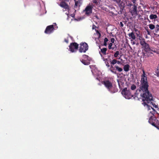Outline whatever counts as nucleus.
Listing matches in <instances>:
<instances>
[{
  "label": "nucleus",
  "mask_w": 159,
  "mask_h": 159,
  "mask_svg": "<svg viewBox=\"0 0 159 159\" xmlns=\"http://www.w3.org/2000/svg\"><path fill=\"white\" fill-rule=\"evenodd\" d=\"M143 74L141 75V89H148L149 86L147 80V75L145 73L144 70H142Z\"/></svg>",
  "instance_id": "3"
},
{
  "label": "nucleus",
  "mask_w": 159,
  "mask_h": 159,
  "mask_svg": "<svg viewBox=\"0 0 159 159\" xmlns=\"http://www.w3.org/2000/svg\"><path fill=\"white\" fill-rule=\"evenodd\" d=\"M111 43H113L114 42L115 40L114 38H112L111 39Z\"/></svg>",
  "instance_id": "33"
},
{
  "label": "nucleus",
  "mask_w": 159,
  "mask_h": 159,
  "mask_svg": "<svg viewBox=\"0 0 159 159\" xmlns=\"http://www.w3.org/2000/svg\"><path fill=\"white\" fill-rule=\"evenodd\" d=\"M158 31H159V25H157L156 26V29L155 31L156 33H157Z\"/></svg>",
  "instance_id": "27"
},
{
  "label": "nucleus",
  "mask_w": 159,
  "mask_h": 159,
  "mask_svg": "<svg viewBox=\"0 0 159 159\" xmlns=\"http://www.w3.org/2000/svg\"><path fill=\"white\" fill-rule=\"evenodd\" d=\"M120 26L121 27H123L124 26V24H123L122 23V22H120Z\"/></svg>",
  "instance_id": "35"
},
{
  "label": "nucleus",
  "mask_w": 159,
  "mask_h": 159,
  "mask_svg": "<svg viewBox=\"0 0 159 159\" xmlns=\"http://www.w3.org/2000/svg\"><path fill=\"white\" fill-rule=\"evenodd\" d=\"M95 31H96V33L99 34V37L100 38L101 37V34L99 32V31L98 30H97L96 29H95Z\"/></svg>",
  "instance_id": "30"
},
{
  "label": "nucleus",
  "mask_w": 159,
  "mask_h": 159,
  "mask_svg": "<svg viewBox=\"0 0 159 159\" xmlns=\"http://www.w3.org/2000/svg\"><path fill=\"white\" fill-rule=\"evenodd\" d=\"M59 5L61 7L63 8V11H69L70 10L69 6L68 4L66 3L65 1H61Z\"/></svg>",
  "instance_id": "7"
},
{
  "label": "nucleus",
  "mask_w": 159,
  "mask_h": 159,
  "mask_svg": "<svg viewBox=\"0 0 159 159\" xmlns=\"http://www.w3.org/2000/svg\"><path fill=\"white\" fill-rule=\"evenodd\" d=\"M80 61L84 65H88L90 64V62L87 60L82 59H80Z\"/></svg>",
  "instance_id": "14"
},
{
  "label": "nucleus",
  "mask_w": 159,
  "mask_h": 159,
  "mask_svg": "<svg viewBox=\"0 0 159 159\" xmlns=\"http://www.w3.org/2000/svg\"><path fill=\"white\" fill-rule=\"evenodd\" d=\"M97 2V1H95V2H94L95 3H96Z\"/></svg>",
  "instance_id": "46"
},
{
  "label": "nucleus",
  "mask_w": 159,
  "mask_h": 159,
  "mask_svg": "<svg viewBox=\"0 0 159 159\" xmlns=\"http://www.w3.org/2000/svg\"><path fill=\"white\" fill-rule=\"evenodd\" d=\"M128 35H129L130 39H132L133 40H134L136 39V36L133 32H132L129 33Z\"/></svg>",
  "instance_id": "13"
},
{
  "label": "nucleus",
  "mask_w": 159,
  "mask_h": 159,
  "mask_svg": "<svg viewBox=\"0 0 159 159\" xmlns=\"http://www.w3.org/2000/svg\"><path fill=\"white\" fill-rule=\"evenodd\" d=\"M120 61L117 60L116 63L118 64H120Z\"/></svg>",
  "instance_id": "37"
},
{
  "label": "nucleus",
  "mask_w": 159,
  "mask_h": 159,
  "mask_svg": "<svg viewBox=\"0 0 159 159\" xmlns=\"http://www.w3.org/2000/svg\"><path fill=\"white\" fill-rule=\"evenodd\" d=\"M147 31L148 34V35H150L151 33L150 31L148 30H147Z\"/></svg>",
  "instance_id": "36"
},
{
  "label": "nucleus",
  "mask_w": 159,
  "mask_h": 159,
  "mask_svg": "<svg viewBox=\"0 0 159 159\" xmlns=\"http://www.w3.org/2000/svg\"><path fill=\"white\" fill-rule=\"evenodd\" d=\"M89 48V46L88 44L85 42H82L80 44L79 51L80 53L85 52Z\"/></svg>",
  "instance_id": "4"
},
{
  "label": "nucleus",
  "mask_w": 159,
  "mask_h": 159,
  "mask_svg": "<svg viewBox=\"0 0 159 159\" xmlns=\"http://www.w3.org/2000/svg\"><path fill=\"white\" fill-rule=\"evenodd\" d=\"M141 96L142 101L143 102V104L144 105H147L149 109H150L151 107L153 110L152 112L150 111L152 114L153 115L156 112L155 110L152 107L149 106L148 103L151 104L153 107L157 108L158 105H156L155 103V101L153 100V97L152 94L149 92V90H144L143 93H141Z\"/></svg>",
  "instance_id": "1"
},
{
  "label": "nucleus",
  "mask_w": 159,
  "mask_h": 159,
  "mask_svg": "<svg viewBox=\"0 0 159 159\" xmlns=\"http://www.w3.org/2000/svg\"><path fill=\"white\" fill-rule=\"evenodd\" d=\"M136 88V86L134 84H133L131 86V89H132V90L135 89Z\"/></svg>",
  "instance_id": "29"
},
{
  "label": "nucleus",
  "mask_w": 159,
  "mask_h": 159,
  "mask_svg": "<svg viewBox=\"0 0 159 159\" xmlns=\"http://www.w3.org/2000/svg\"><path fill=\"white\" fill-rule=\"evenodd\" d=\"M149 18L151 20L154 19L155 20L157 18V16L156 15L151 14L149 16Z\"/></svg>",
  "instance_id": "17"
},
{
  "label": "nucleus",
  "mask_w": 159,
  "mask_h": 159,
  "mask_svg": "<svg viewBox=\"0 0 159 159\" xmlns=\"http://www.w3.org/2000/svg\"><path fill=\"white\" fill-rule=\"evenodd\" d=\"M55 30L53 25H49L47 27L44 33L46 34H50L53 33Z\"/></svg>",
  "instance_id": "8"
},
{
  "label": "nucleus",
  "mask_w": 159,
  "mask_h": 159,
  "mask_svg": "<svg viewBox=\"0 0 159 159\" xmlns=\"http://www.w3.org/2000/svg\"><path fill=\"white\" fill-rule=\"evenodd\" d=\"M150 54H152V52H150Z\"/></svg>",
  "instance_id": "45"
},
{
  "label": "nucleus",
  "mask_w": 159,
  "mask_h": 159,
  "mask_svg": "<svg viewBox=\"0 0 159 159\" xmlns=\"http://www.w3.org/2000/svg\"><path fill=\"white\" fill-rule=\"evenodd\" d=\"M135 42H134V41L133 42V44H135Z\"/></svg>",
  "instance_id": "41"
},
{
  "label": "nucleus",
  "mask_w": 159,
  "mask_h": 159,
  "mask_svg": "<svg viewBox=\"0 0 159 159\" xmlns=\"http://www.w3.org/2000/svg\"><path fill=\"white\" fill-rule=\"evenodd\" d=\"M80 3L79 2H78V1H75V2L74 7L76 8V7H77L78 6L80 7Z\"/></svg>",
  "instance_id": "26"
},
{
  "label": "nucleus",
  "mask_w": 159,
  "mask_h": 159,
  "mask_svg": "<svg viewBox=\"0 0 159 159\" xmlns=\"http://www.w3.org/2000/svg\"><path fill=\"white\" fill-rule=\"evenodd\" d=\"M103 60L105 61V63L106 65V66L108 67H109L110 66L109 63V61L108 59L107 58H103Z\"/></svg>",
  "instance_id": "20"
},
{
  "label": "nucleus",
  "mask_w": 159,
  "mask_h": 159,
  "mask_svg": "<svg viewBox=\"0 0 159 159\" xmlns=\"http://www.w3.org/2000/svg\"><path fill=\"white\" fill-rule=\"evenodd\" d=\"M116 62L117 60L115 59H114L111 61V59H110L111 68H113V66L116 63Z\"/></svg>",
  "instance_id": "16"
},
{
  "label": "nucleus",
  "mask_w": 159,
  "mask_h": 159,
  "mask_svg": "<svg viewBox=\"0 0 159 159\" xmlns=\"http://www.w3.org/2000/svg\"><path fill=\"white\" fill-rule=\"evenodd\" d=\"M88 57V55H83V59L85 60H87Z\"/></svg>",
  "instance_id": "28"
},
{
  "label": "nucleus",
  "mask_w": 159,
  "mask_h": 159,
  "mask_svg": "<svg viewBox=\"0 0 159 159\" xmlns=\"http://www.w3.org/2000/svg\"><path fill=\"white\" fill-rule=\"evenodd\" d=\"M93 8L92 6L91 5L88 6L83 11V12H85L86 15L89 16L92 13Z\"/></svg>",
  "instance_id": "10"
},
{
  "label": "nucleus",
  "mask_w": 159,
  "mask_h": 159,
  "mask_svg": "<svg viewBox=\"0 0 159 159\" xmlns=\"http://www.w3.org/2000/svg\"><path fill=\"white\" fill-rule=\"evenodd\" d=\"M133 3H135V1H134V2H133Z\"/></svg>",
  "instance_id": "47"
},
{
  "label": "nucleus",
  "mask_w": 159,
  "mask_h": 159,
  "mask_svg": "<svg viewBox=\"0 0 159 159\" xmlns=\"http://www.w3.org/2000/svg\"><path fill=\"white\" fill-rule=\"evenodd\" d=\"M157 121V120L155 117L152 116L150 117L148 120V122L150 124L159 129V126L156 124Z\"/></svg>",
  "instance_id": "6"
},
{
  "label": "nucleus",
  "mask_w": 159,
  "mask_h": 159,
  "mask_svg": "<svg viewBox=\"0 0 159 159\" xmlns=\"http://www.w3.org/2000/svg\"><path fill=\"white\" fill-rule=\"evenodd\" d=\"M99 48L100 49V52H99V53L101 56L102 55L101 53H102L104 55H107V48H101L100 46H99Z\"/></svg>",
  "instance_id": "12"
},
{
  "label": "nucleus",
  "mask_w": 159,
  "mask_h": 159,
  "mask_svg": "<svg viewBox=\"0 0 159 159\" xmlns=\"http://www.w3.org/2000/svg\"><path fill=\"white\" fill-rule=\"evenodd\" d=\"M109 90L110 91L111 93H114L117 92V91L118 90Z\"/></svg>",
  "instance_id": "31"
},
{
  "label": "nucleus",
  "mask_w": 159,
  "mask_h": 159,
  "mask_svg": "<svg viewBox=\"0 0 159 159\" xmlns=\"http://www.w3.org/2000/svg\"><path fill=\"white\" fill-rule=\"evenodd\" d=\"M114 68H116V70H117L119 72H121L123 71L122 68L119 67L117 65H115Z\"/></svg>",
  "instance_id": "19"
},
{
  "label": "nucleus",
  "mask_w": 159,
  "mask_h": 159,
  "mask_svg": "<svg viewBox=\"0 0 159 159\" xmlns=\"http://www.w3.org/2000/svg\"><path fill=\"white\" fill-rule=\"evenodd\" d=\"M65 41L67 43H68V40H67L66 39H65Z\"/></svg>",
  "instance_id": "38"
},
{
  "label": "nucleus",
  "mask_w": 159,
  "mask_h": 159,
  "mask_svg": "<svg viewBox=\"0 0 159 159\" xmlns=\"http://www.w3.org/2000/svg\"><path fill=\"white\" fill-rule=\"evenodd\" d=\"M79 44L76 43L74 42L70 43L69 46V50L72 52H76L78 49Z\"/></svg>",
  "instance_id": "5"
},
{
  "label": "nucleus",
  "mask_w": 159,
  "mask_h": 159,
  "mask_svg": "<svg viewBox=\"0 0 159 159\" xmlns=\"http://www.w3.org/2000/svg\"><path fill=\"white\" fill-rule=\"evenodd\" d=\"M130 66L128 64H126L124 66L123 69L125 71L127 72L129 70Z\"/></svg>",
  "instance_id": "18"
},
{
  "label": "nucleus",
  "mask_w": 159,
  "mask_h": 159,
  "mask_svg": "<svg viewBox=\"0 0 159 159\" xmlns=\"http://www.w3.org/2000/svg\"><path fill=\"white\" fill-rule=\"evenodd\" d=\"M156 73L157 74V76H159V68L157 69V70L156 71Z\"/></svg>",
  "instance_id": "32"
},
{
  "label": "nucleus",
  "mask_w": 159,
  "mask_h": 159,
  "mask_svg": "<svg viewBox=\"0 0 159 159\" xmlns=\"http://www.w3.org/2000/svg\"><path fill=\"white\" fill-rule=\"evenodd\" d=\"M99 78H96V79H97V80H99Z\"/></svg>",
  "instance_id": "44"
},
{
  "label": "nucleus",
  "mask_w": 159,
  "mask_h": 159,
  "mask_svg": "<svg viewBox=\"0 0 159 159\" xmlns=\"http://www.w3.org/2000/svg\"><path fill=\"white\" fill-rule=\"evenodd\" d=\"M147 20H148V21L149 22H151V21L150 20L148 19V18H147Z\"/></svg>",
  "instance_id": "39"
},
{
  "label": "nucleus",
  "mask_w": 159,
  "mask_h": 159,
  "mask_svg": "<svg viewBox=\"0 0 159 159\" xmlns=\"http://www.w3.org/2000/svg\"><path fill=\"white\" fill-rule=\"evenodd\" d=\"M148 26L149 28L151 30L154 29L155 28V25L152 24H149Z\"/></svg>",
  "instance_id": "23"
},
{
  "label": "nucleus",
  "mask_w": 159,
  "mask_h": 159,
  "mask_svg": "<svg viewBox=\"0 0 159 159\" xmlns=\"http://www.w3.org/2000/svg\"><path fill=\"white\" fill-rule=\"evenodd\" d=\"M115 48H117V46H116V45H115Z\"/></svg>",
  "instance_id": "43"
},
{
  "label": "nucleus",
  "mask_w": 159,
  "mask_h": 159,
  "mask_svg": "<svg viewBox=\"0 0 159 159\" xmlns=\"http://www.w3.org/2000/svg\"><path fill=\"white\" fill-rule=\"evenodd\" d=\"M134 30L136 31V32H137V31H138V30L136 29H134Z\"/></svg>",
  "instance_id": "40"
},
{
  "label": "nucleus",
  "mask_w": 159,
  "mask_h": 159,
  "mask_svg": "<svg viewBox=\"0 0 159 159\" xmlns=\"http://www.w3.org/2000/svg\"><path fill=\"white\" fill-rule=\"evenodd\" d=\"M141 91L143 92L144 90H136V91L135 92V94L134 95L131 94L130 90H122L121 93L126 99H129L131 98L132 97L135 98V97H136L138 98V94H139V93L141 92Z\"/></svg>",
  "instance_id": "2"
},
{
  "label": "nucleus",
  "mask_w": 159,
  "mask_h": 159,
  "mask_svg": "<svg viewBox=\"0 0 159 159\" xmlns=\"http://www.w3.org/2000/svg\"><path fill=\"white\" fill-rule=\"evenodd\" d=\"M113 45V43H110L109 44V46H108V48L109 49H112V50H113L114 48V47H112V46Z\"/></svg>",
  "instance_id": "24"
},
{
  "label": "nucleus",
  "mask_w": 159,
  "mask_h": 159,
  "mask_svg": "<svg viewBox=\"0 0 159 159\" xmlns=\"http://www.w3.org/2000/svg\"><path fill=\"white\" fill-rule=\"evenodd\" d=\"M97 28V26L95 25H93L92 26V29H95Z\"/></svg>",
  "instance_id": "34"
},
{
  "label": "nucleus",
  "mask_w": 159,
  "mask_h": 159,
  "mask_svg": "<svg viewBox=\"0 0 159 159\" xmlns=\"http://www.w3.org/2000/svg\"><path fill=\"white\" fill-rule=\"evenodd\" d=\"M120 54V52L119 51H117L114 53V56L115 57H117L118 55Z\"/></svg>",
  "instance_id": "25"
},
{
  "label": "nucleus",
  "mask_w": 159,
  "mask_h": 159,
  "mask_svg": "<svg viewBox=\"0 0 159 159\" xmlns=\"http://www.w3.org/2000/svg\"><path fill=\"white\" fill-rule=\"evenodd\" d=\"M108 39L107 38H105L104 40V43H103V45L104 46H107V42L108 41Z\"/></svg>",
  "instance_id": "22"
},
{
  "label": "nucleus",
  "mask_w": 159,
  "mask_h": 159,
  "mask_svg": "<svg viewBox=\"0 0 159 159\" xmlns=\"http://www.w3.org/2000/svg\"><path fill=\"white\" fill-rule=\"evenodd\" d=\"M123 89L125 90V89H127V88H125Z\"/></svg>",
  "instance_id": "42"
},
{
  "label": "nucleus",
  "mask_w": 159,
  "mask_h": 159,
  "mask_svg": "<svg viewBox=\"0 0 159 159\" xmlns=\"http://www.w3.org/2000/svg\"><path fill=\"white\" fill-rule=\"evenodd\" d=\"M140 44L142 46H143V47L147 44L144 38H142L141 39H140Z\"/></svg>",
  "instance_id": "15"
},
{
  "label": "nucleus",
  "mask_w": 159,
  "mask_h": 159,
  "mask_svg": "<svg viewBox=\"0 0 159 159\" xmlns=\"http://www.w3.org/2000/svg\"><path fill=\"white\" fill-rule=\"evenodd\" d=\"M102 84L105 86V87L108 89H111L112 87V84L111 82L109 80H105L102 81Z\"/></svg>",
  "instance_id": "9"
},
{
  "label": "nucleus",
  "mask_w": 159,
  "mask_h": 159,
  "mask_svg": "<svg viewBox=\"0 0 159 159\" xmlns=\"http://www.w3.org/2000/svg\"><path fill=\"white\" fill-rule=\"evenodd\" d=\"M144 48V50L145 51L147 52H149V51H151L156 52V51H153V50L151 49L149 47V46L148 44H146V45L143 46Z\"/></svg>",
  "instance_id": "11"
},
{
  "label": "nucleus",
  "mask_w": 159,
  "mask_h": 159,
  "mask_svg": "<svg viewBox=\"0 0 159 159\" xmlns=\"http://www.w3.org/2000/svg\"><path fill=\"white\" fill-rule=\"evenodd\" d=\"M116 68H114V66L113 68H112V69H110V71L111 72H112V73L114 74H117V72L116 71V70L115 69Z\"/></svg>",
  "instance_id": "21"
}]
</instances>
